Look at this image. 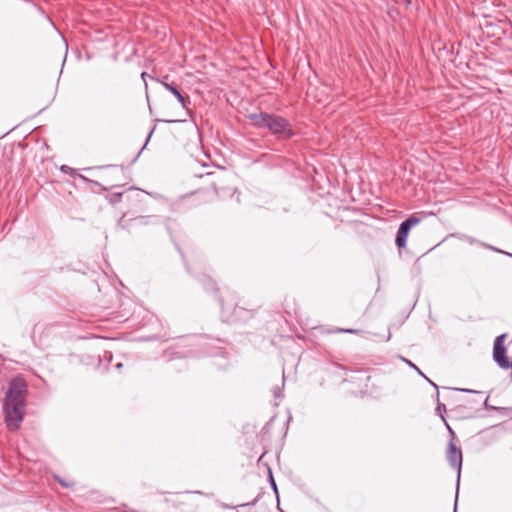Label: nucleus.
Returning a JSON list of instances; mask_svg holds the SVG:
<instances>
[{
    "mask_svg": "<svg viewBox=\"0 0 512 512\" xmlns=\"http://www.w3.org/2000/svg\"><path fill=\"white\" fill-rule=\"evenodd\" d=\"M426 380L437 390V398L439 397V392H438V386L432 382L429 378H426Z\"/></svg>",
    "mask_w": 512,
    "mask_h": 512,
    "instance_id": "4be33fe9",
    "label": "nucleus"
},
{
    "mask_svg": "<svg viewBox=\"0 0 512 512\" xmlns=\"http://www.w3.org/2000/svg\"><path fill=\"white\" fill-rule=\"evenodd\" d=\"M419 221L420 220L417 217L412 216L400 224L395 238V243L399 248H404L406 246L407 238L411 228L418 224Z\"/></svg>",
    "mask_w": 512,
    "mask_h": 512,
    "instance_id": "39448f33",
    "label": "nucleus"
},
{
    "mask_svg": "<svg viewBox=\"0 0 512 512\" xmlns=\"http://www.w3.org/2000/svg\"><path fill=\"white\" fill-rule=\"evenodd\" d=\"M403 360H404V361H405V362H406L410 367L414 368L415 370H418V367H417L415 364H413L411 361H409V360H407V359H405V358H403Z\"/></svg>",
    "mask_w": 512,
    "mask_h": 512,
    "instance_id": "412c9836",
    "label": "nucleus"
},
{
    "mask_svg": "<svg viewBox=\"0 0 512 512\" xmlns=\"http://www.w3.org/2000/svg\"><path fill=\"white\" fill-rule=\"evenodd\" d=\"M456 391L465 392V393H479L478 391L464 388H454Z\"/></svg>",
    "mask_w": 512,
    "mask_h": 512,
    "instance_id": "6ab92c4d",
    "label": "nucleus"
},
{
    "mask_svg": "<svg viewBox=\"0 0 512 512\" xmlns=\"http://www.w3.org/2000/svg\"><path fill=\"white\" fill-rule=\"evenodd\" d=\"M118 225L123 229L128 227V224L124 221V216L119 220Z\"/></svg>",
    "mask_w": 512,
    "mask_h": 512,
    "instance_id": "aec40b11",
    "label": "nucleus"
},
{
    "mask_svg": "<svg viewBox=\"0 0 512 512\" xmlns=\"http://www.w3.org/2000/svg\"><path fill=\"white\" fill-rule=\"evenodd\" d=\"M147 76H148V74L146 72L141 73V78L143 79L146 88H147V82H146Z\"/></svg>",
    "mask_w": 512,
    "mask_h": 512,
    "instance_id": "5701e85b",
    "label": "nucleus"
},
{
    "mask_svg": "<svg viewBox=\"0 0 512 512\" xmlns=\"http://www.w3.org/2000/svg\"><path fill=\"white\" fill-rule=\"evenodd\" d=\"M221 308L223 314L227 313L230 318H232L236 308L237 304L234 301L233 295H231L228 291L226 293V297H221L220 299Z\"/></svg>",
    "mask_w": 512,
    "mask_h": 512,
    "instance_id": "0eeeda50",
    "label": "nucleus"
},
{
    "mask_svg": "<svg viewBox=\"0 0 512 512\" xmlns=\"http://www.w3.org/2000/svg\"><path fill=\"white\" fill-rule=\"evenodd\" d=\"M61 171L64 172V173H69L71 175L76 174V170L75 169H73V168H71L69 166H66V165H63L61 167Z\"/></svg>",
    "mask_w": 512,
    "mask_h": 512,
    "instance_id": "dca6fc26",
    "label": "nucleus"
},
{
    "mask_svg": "<svg viewBox=\"0 0 512 512\" xmlns=\"http://www.w3.org/2000/svg\"><path fill=\"white\" fill-rule=\"evenodd\" d=\"M458 237L460 239H462V240L468 241L470 244H474V243H478L479 244V242H480V241L476 240L475 238H473L471 236H468V235H465V234L459 235Z\"/></svg>",
    "mask_w": 512,
    "mask_h": 512,
    "instance_id": "ddd939ff",
    "label": "nucleus"
},
{
    "mask_svg": "<svg viewBox=\"0 0 512 512\" xmlns=\"http://www.w3.org/2000/svg\"><path fill=\"white\" fill-rule=\"evenodd\" d=\"M417 371H418V373H419L421 376H423L425 379L427 378L419 368H418V370H417Z\"/></svg>",
    "mask_w": 512,
    "mask_h": 512,
    "instance_id": "393cba45",
    "label": "nucleus"
},
{
    "mask_svg": "<svg viewBox=\"0 0 512 512\" xmlns=\"http://www.w3.org/2000/svg\"><path fill=\"white\" fill-rule=\"evenodd\" d=\"M446 458L452 468H454L457 472V482H456V499H455V505H454V512L457 511V500H458V490H459V482H460V476H461V469H462V451L460 448H458L452 441L449 442L447 452H446Z\"/></svg>",
    "mask_w": 512,
    "mask_h": 512,
    "instance_id": "7ed1b4c3",
    "label": "nucleus"
},
{
    "mask_svg": "<svg viewBox=\"0 0 512 512\" xmlns=\"http://www.w3.org/2000/svg\"><path fill=\"white\" fill-rule=\"evenodd\" d=\"M252 125L258 129H267L272 134L290 139L294 136L290 122L279 115L260 112L252 113L248 116Z\"/></svg>",
    "mask_w": 512,
    "mask_h": 512,
    "instance_id": "f03ea898",
    "label": "nucleus"
},
{
    "mask_svg": "<svg viewBox=\"0 0 512 512\" xmlns=\"http://www.w3.org/2000/svg\"><path fill=\"white\" fill-rule=\"evenodd\" d=\"M269 478H270L271 488L277 493V486H276V483H275L274 478L272 476V472L270 470H269Z\"/></svg>",
    "mask_w": 512,
    "mask_h": 512,
    "instance_id": "f3484780",
    "label": "nucleus"
},
{
    "mask_svg": "<svg viewBox=\"0 0 512 512\" xmlns=\"http://www.w3.org/2000/svg\"><path fill=\"white\" fill-rule=\"evenodd\" d=\"M130 222L134 223L135 225H143L147 223L146 218L143 216L131 219Z\"/></svg>",
    "mask_w": 512,
    "mask_h": 512,
    "instance_id": "f8f14e48",
    "label": "nucleus"
},
{
    "mask_svg": "<svg viewBox=\"0 0 512 512\" xmlns=\"http://www.w3.org/2000/svg\"><path fill=\"white\" fill-rule=\"evenodd\" d=\"M27 384L21 377H15L9 383L3 410L5 422L10 430H17L23 421L26 406Z\"/></svg>",
    "mask_w": 512,
    "mask_h": 512,
    "instance_id": "f257e3e1",
    "label": "nucleus"
},
{
    "mask_svg": "<svg viewBox=\"0 0 512 512\" xmlns=\"http://www.w3.org/2000/svg\"><path fill=\"white\" fill-rule=\"evenodd\" d=\"M479 245L487 248V249H490L492 251H495V252H499V253H504L502 250L490 245V244H486V243H483V242H479Z\"/></svg>",
    "mask_w": 512,
    "mask_h": 512,
    "instance_id": "2eb2a0df",
    "label": "nucleus"
},
{
    "mask_svg": "<svg viewBox=\"0 0 512 512\" xmlns=\"http://www.w3.org/2000/svg\"><path fill=\"white\" fill-rule=\"evenodd\" d=\"M121 367H122V363H118V364H116V368H117V369H119V368H121Z\"/></svg>",
    "mask_w": 512,
    "mask_h": 512,
    "instance_id": "bb28decb",
    "label": "nucleus"
},
{
    "mask_svg": "<svg viewBox=\"0 0 512 512\" xmlns=\"http://www.w3.org/2000/svg\"><path fill=\"white\" fill-rule=\"evenodd\" d=\"M77 176H78L79 178H81L82 180H84V181L92 182L91 180H89L88 178H86L85 176H83V175H81V174H77Z\"/></svg>",
    "mask_w": 512,
    "mask_h": 512,
    "instance_id": "b1692460",
    "label": "nucleus"
},
{
    "mask_svg": "<svg viewBox=\"0 0 512 512\" xmlns=\"http://www.w3.org/2000/svg\"><path fill=\"white\" fill-rule=\"evenodd\" d=\"M331 333H349V334H363L364 331L359 329H344V328H336L330 331Z\"/></svg>",
    "mask_w": 512,
    "mask_h": 512,
    "instance_id": "1a4fd4ad",
    "label": "nucleus"
},
{
    "mask_svg": "<svg viewBox=\"0 0 512 512\" xmlns=\"http://www.w3.org/2000/svg\"><path fill=\"white\" fill-rule=\"evenodd\" d=\"M488 399H489V398H488V397H486V399H485V401H484V405H485V407H487V406H488Z\"/></svg>",
    "mask_w": 512,
    "mask_h": 512,
    "instance_id": "a878e982",
    "label": "nucleus"
},
{
    "mask_svg": "<svg viewBox=\"0 0 512 512\" xmlns=\"http://www.w3.org/2000/svg\"><path fill=\"white\" fill-rule=\"evenodd\" d=\"M505 338L506 334H501L496 337L493 347V358L500 368L510 369L512 368V361L506 357Z\"/></svg>",
    "mask_w": 512,
    "mask_h": 512,
    "instance_id": "20e7f679",
    "label": "nucleus"
},
{
    "mask_svg": "<svg viewBox=\"0 0 512 512\" xmlns=\"http://www.w3.org/2000/svg\"><path fill=\"white\" fill-rule=\"evenodd\" d=\"M55 478H56V480L58 481V483H59V484H61L63 487L68 488V487H71V486H72V484H71V483L65 482L64 480L60 479V478H59V477H57V476H56Z\"/></svg>",
    "mask_w": 512,
    "mask_h": 512,
    "instance_id": "a211bd4d",
    "label": "nucleus"
},
{
    "mask_svg": "<svg viewBox=\"0 0 512 512\" xmlns=\"http://www.w3.org/2000/svg\"><path fill=\"white\" fill-rule=\"evenodd\" d=\"M162 85L166 90L172 93L174 97H176L182 108H184L187 112H190L188 108L189 104L191 103L189 96L182 95L179 89L173 84L162 82Z\"/></svg>",
    "mask_w": 512,
    "mask_h": 512,
    "instance_id": "423d86ee",
    "label": "nucleus"
},
{
    "mask_svg": "<svg viewBox=\"0 0 512 512\" xmlns=\"http://www.w3.org/2000/svg\"><path fill=\"white\" fill-rule=\"evenodd\" d=\"M272 393L274 395L275 398H281L283 396V393H282V388L279 387V386H275L273 389H272Z\"/></svg>",
    "mask_w": 512,
    "mask_h": 512,
    "instance_id": "4468645a",
    "label": "nucleus"
},
{
    "mask_svg": "<svg viewBox=\"0 0 512 512\" xmlns=\"http://www.w3.org/2000/svg\"><path fill=\"white\" fill-rule=\"evenodd\" d=\"M436 412L438 413V415L441 417V419L445 423L450 434L454 436V432L451 429V427L449 426V424L447 423L445 416H444V414L446 412V406L443 403L438 402L437 407H436Z\"/></svg>",
    "mask_w": 512,
    "mask_h": 512,
    "instance_id": "6e6552de",
    "label": "nucleus"
},
{
    "mask_svg": "<svg viewBox=\"0 0 512 512\" xmlns=\"http://www.w3.org/2000/svg\"><path fill=\"white\" fill-rule=\"evenodd\" d=\"M121 198H122L121 192L113 193L112 195L108 196V200L111 204H116V203L120 202Z\"/></svg>",
    "mask_w": 512,
    "mask_h": 512,
    "instance_id": "9b49d317",
    "label": "nucleus"
},
{
    "mask_svg": "<svg viewBox=\"0 0 512 512\" xmlns=\"http://www.w3.org/2000/svg\"><path fill=\"white\" fill-rule=\"evenodd\" d=\"M201 282L203 283L204 288L207 290L215 288V283L207 276H203Z\"/></svg>",
    "mask_w": 512,
    "mask_h": 512,
    "instance_id": "9d476101",
    "label": "nucleus"
}]
</instances>
